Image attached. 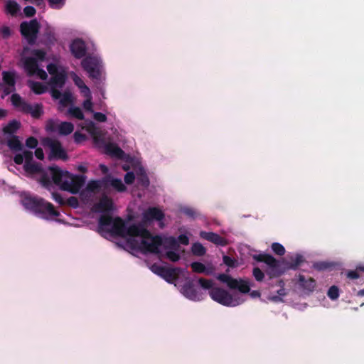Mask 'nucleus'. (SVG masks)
<instances>
[{
	"label": "nucleus",
	"instance_id": "nucleus-10",
	"mask_svg": "<svg viewBox=\"0 0 364 364\" xmlns=\"http://www.w3.org/2000/svg\"><path fill=\"white\" fill-rule=\"evenodd\" d=\"M151 270L156 274L160 276L167 282L172 284L176 282L181 273V269L178 267H166L154 264Z\"/></svg>",
	"mask_w": 364,
	"mask_h": 364
},
{
	"label": "nucleus",
	"instance_id": "nucleus-3",
	"mask_svg": "<svg viewBox=\"0 0 364 364\" xmlns=\"http://www.w3.org/2000/svg\"><path fill=\"white\" fill-rule=\"evenodd\" d=\"M253 259L258 262H264L271 269L269 274L271 277H279L284 273V270H296L304 262L302 255H296L295 257H291L289 261L284 262V269H280V262L276 259L273 256L267 253H261L253 255Z\"/></svg>",
	"mask_w": 364,
	"mask_h": 364
},
{
	"label": "nucleus",
	"instance_id": "nucleus-63",
	"mask_svg": "<svg viewBox=\"0 0 364 364\" xmlns=\"http://www.w3.org/2000/svg\"><path fill=\"white\" fill-rule=\"evenodd\" d=\"M53 198L54 199V200L55 202H57L58 203H59L60 205H64L65 203L63 197L60 196V194H59L58 193H53Z\"/></svg>",
	"mask_w": 364,
	"mask_h": 364
},
{
	"label": "nucleus",
	"instance_id": "nucleus-59",
	"mask_svg": "<svg viewBox=\"0 0 364 364\" xmlns=\"http://www.w3.org/2000/svg\"><path fill=\"white\" fill-rule=\"evenodd\" d=\"M360 274L359 272V270L358 269V268L355 269V270H351V271H349L348 273H347V277L348 278L350 279H358L360 277Z\"/></svg>",
	"mask_w": 364,
	"mask_h": 364
},
{
	"label": "nucleus",
	"instance_id": "nucleus-58",
	"mask_svg": "<svg viewBox=\"0 0 364 364\" xmlns=\"http://www.w3.org/2000/svg\"><path fill=\"white\" fill-rule=\"evenodd\" d=\"M94 119L99 122H105L107 121V116L102 112H95Z\"/></svg>",
	"mask_w": 364,
	"mask_h": 364
},
{
	"label": "nucleus",
	"instance_id": "nucleus-61",
	"mask_svg": "<svg viewBox=\"0 0 364 364\" xmlns=\"http://www.w3.org/2000/svg\"><path fill=\"white\" fill-rule=\"evenodd\" d=\"M50 94L53 99L58 100L61 97L62 93L58 89V87H51Z\"/></svg>",
	"mask_w": 364,
	"mask_h": 364
},
{
	"label": "nucleus",
	"instance_id": "nucleus-64",
	"mask_svg": "<svg viewBox=\"0 0 364 364\" xmlns=\"http://www.w3.org/2000/svg\"><path fill=\"white\" fill-rule=\"evenodd\" d=\"M14 161L18 165H21L23 162V156L22 154H17L14 157Z\"/></svg>",
	"mask_w": 364,
	"mask_h": 364
},
{
	"label": "nucleus",
	"instance_id": "nucleus-45",
	"mask_svg": "<svg viewBox=\"0 0 364 364\" xmlns=\"http://www.w3.org/2000/svg\"><path fill=\"white\" fill-rule=\"evenodd\" d=\"M314 269L318 270V271H323L327 269H328L331 265L329 263L326 262H318L314 264Z\"/></svg>",
	"mask_w": 364,
	"mask_h": 364
},
{
	"label": "nucleus",
	"instance_id": "nucleus-6",
	"mask_svg": "<svg viewBox=\"0 0 364 364\" xmlns=\"http://www.w3.org/2000/svg\"><path fill=\"white\" fill-rule=\"evenodd\" d=\"M11 102L12 105L18 111L29 114L34 119H39L43 114V105L41 103H36L33 105L25 101L20 95L14 93L11 96Z\"/></svg>",
	"mask_w": 364,
	"mask_h": 364
},
{
	"label": "nucleus",
	"instance_id": "nucleus-42",
	"mask_svg": "<svg viewBox=\"0 0 364 364\" xmlns=\"http://www.w3.org/2000/svg\"><path fill=\"white\" fill-rule=\"evenodd\" d=\"M252 274L257 282H262L264 277V274L259 267H255Z\"/></svg>",
	"mask_w": 364,
	"mask_h": 364
},
{
	"label": "nucleus",
	"instance_id": "nucleus-46",
	"mask_svg": "<svg viewBox=\"0 0 364 364\" xmlns=\"http://www.w3.org/2000/svg\"><path fill=\"white\" fill-rule=\"evenodd\" d=\"M0 35L4 39L9 38L11 35V28L6 26H2L0 29Z\"/></svg>",
	"mask_w": 364,
	"mask_h": 364
},
{
	"label": "nucleus",
	"instance_id": "nucleus-23",
	"mask_svg": "<svg viewBox=\"0 0 364 364\" xmlns=\"http://www.w3.org/2000/svg\"><path fill=\"white\" fill-rule=\"evenodd\" d=\"M21 122L16 119L10 121L5 127H3L2 132L4 134L14 135V134L20 129Z\"/></svg>",
	"mask_w": 364,
	"mask_h": 364
},
{
	"label": "nucleus",
	"instance_id": "nucleus-15",
	"mask_svg": "<svg viewBox=\"0 0 364 364\" xmlns=\"http://www.w3.org/2000/svg\"><path fill=\"white\" fill-rule=\"evenodd\" d=\"M95 209L100 213H109L113 210L114 203L109 197L103 194L99 202L95 205Z\"/></svg>",
	"mask_w": 364,
	"mask_h": 364
},
{
	"label": "nucleus",
	"instance_id": "nucleus-7",
	"mask_svg": "<svg viewBox=\"0 0 364 364\" xmlns=\"http://www.w3.org/2000/svg\"><path fill=\"white\" fill-rule=\"evenodd\" d=\"M210 296L215 301L226 306H236L242 303L239 298L230 294L220 287H214L209 291Z\"/></svg>",
	"mask_w": 364,
	"mask_h": 364
},
{
	"label": "nucleus",
	"instance_id": "nucleus-49",
	"mask_svg": "<svg viewBox=\"0 0 364 364\" xmlns=\"http://www.w3.org/2000/svg\"><path fill=\"white\" fill-rule=\"evenodd\" d=\"M166 256L171 262H177L180 259V255L174 251H167Z\"/></svg>",
	"mask_w": 364,
	"mask_h": 364
},
{
	"label": "nucleus",
	"instance_id": "nucleus-41",
	"mask_svg": "<svg viewBox=\"0 0 364 364\" xmlns=\"http://www.w3.org/2000/svg\"><path fill=\"white\" fill-rule=\"evenodd\" d=\"M165 243L168 247L172 249H177L178 247V241L174 237L166 238Z\"/></svg>",
	"mask_w": 364,
	"mask_h": 364
},
{
	"label": "nucleus",
	"instance_id": "nucleus-17",
	"mask_svg": "<svg viewBox=\"0 0 364 364\" xmlns=\"http://www.w3.org/2000/svg\"><path fill=\"white\" fill-rule=\"evenodd\" d=\"M200 236L208 241H210L217 245L225 246L227 245L226 240L217 233L213 232L201 231Z\"/></svg>",
	"mask_w": 364,
	"mask_h": 364
},
{
	"label": "nucleus",
	"instance_id": "nucleus-38",
	"mask_svg": "<svg viewBox=\"0 0 364 364\" xmlns=\"http://www.w3.org/2000/svg\"><path fill=\"white\" fill-rule=\"evenodd\" d=\"M272 250L279 256H283L285 254L284 247L278 242H274L272 244Z\"/></svg>",
	"mask_w": 364,
	"mask_h": 364
},
{
	"label": "nucleus",
	"instance_id": "nucleus-35",
	"mask_svg": "<svg viewBox=\"0 0 364 364\" xmlns=\"http://www.w3.org/2000/svg\"><path fill=\"white\" fill-rule=\"evenodd\" d=\"M60 104L63 107H67L69 104L73 103V96L70 92H65L60 98Z\"/></svg>",
	"mask_w": 364,
	"mask_h": 364
},
{
	"label": "nucleus",
	"instance_id": "nucleus-18",
	"mask_svg": "<svg viewBox=\"0 0 364 364\" xmlns=\"http://www.w3.org/2000/svg\"><path fill=\"white\" fill-rule=\"evenodd\" d=\"M165 215L164 212L156 207L148 208L143 214V218L145 220H157L161 221L164 218Z\"/></svg>",
	"mask_w": 364,
	"mask_h": 364
},
{
	"label": "nucleus",
	"instance_id": "nucleus-32",
	"mask_svg": "<svg viewBox=\"0 0 364 364\" xmlns=\"http://www.w3.org/2000/svg\"><path fill=\"white\" fill-rule=\"evenodd\" d=\"M30 87L36 95H41L47 91V87L40 82H32L30 85Z\"/></svg>",
	"mask_w": 364,
	"mask_h": 364
},
{
	"label": "nucleus",
	"instance_id": "nucleus-28",
	"mask_svg": "<svg viewBox=\"0 0 364 364\" xmlns=\"http://www.w3.org/2000/svg\"><path fill=\"white\" fill-rule=\"evenodd\" d=\"M74 130V125L69 122H60L58 127V134L60 136H68Z\"/></svg>",
	"mask_w": 364,
	"mask_h": 364
},
{
	"label": "nucleus",
	"instance_id": "nucleus-2",
	"mask_svg": "<svg viewBox=\"0 0 364 364\" xmlns=\"http://www.w3.org/2000/svg\"><path fill=\"white\" fill-rule=\"evenodd\" d=\"M53 183L63 191L73 194L77 193L85 183V177L82 175H73L67 171H63L58 166L49 168Z\"/></svg>",
	"mask_w": 364,
	"mask_h": 364
},
{
	"label": "nucleus",
	"instance_id": "nucleus-47",
	"mask_svg": "<svg viewBox=\"0 0 364 364\" xmlns=\"http://www.w3.org/2000/svg\"><path fill=\"white\" fill-rule=\"evenodd\" d=\"M86 100L83 102V107L85 110L89 112H92V95L90 92V96L85 97Z\"/></svg>",
	"mask_w": 364,
	"mask_h": 364
},
{
	"label": "nucleus",
	"instance_id": "nucleus-56",
	"mask_svg": "<svg viewBox=\"0 0 364 364\" xmlns=\"http://www.w3.org/2000/svg\"><path fill=\"white\" fill-rule=\"evenodd\" d=\"M135 179V175L133 172H128L124 176V182L127 184H132L134 183Z\"/></svg>",
	"mask_w": 364,
	"mask_h": 364
},
{
	"label": "nucleus",
	"instance_id": "nucleus-54",
	"mask_svg": "<svg viewBox=\"0 0 364 364\" xmlns=\"http://www.w3.org/2000/svg\"><path fill=\"white\" fill-rule=\"evenodd\" d=\"M139 183L144 187H148L149 185V179L145 173H143L139 177Z\"/></svg>",
	"mask_w": 364,
	"mask_h": 364
},
{
	"label": "nucleus",
	"instance_id": "nucleus-48",
	"mask_svg": "<svg viewBox=\"0 0 364 364\" xmlns=\"http://www.w3.org/2000/svg\"><path fill=\"white\" fill-rule=\"evenodd\" d=\"M39 181L42 184V186L46 188H48L51 185L50 179L49 176L46 173H43L42 174V176L40 178Z\"/></svg>",
	"mask_w": 364,
	"mask_h": 364
},
{
	"label": "nucleus",
	"instance_id": "nucleus-8",
	"mask_svg": "<svg viewBox=\"0 0 364 364\" xmlns=\"http://www.w3.org/2000/svg\"><path fill=\"white\" fill-rule=\"evenodd\" d=\"M42 144L49 148L50 159H61L63 161L68 159V155L59 140L50 137H46L43 139Z\"/></svg>",
	"mask_w": 364,
	"mask_h": 364
},
{
	"label": "nucleus",
	"instance_id": "nucleus-44",
	"mask_svg": "<svg viewBox=\"0 0 364 364\" xmlns=\"http://www.w3.org/2000/svg\"><path fill=\"white\" fill-rule=\"evenodd\" d=\"M38 141L34 136H29L26 140V146L31 149H34L38 146Z\"/></svg>",
	"mask_w": 364,
	"mask_h": 364
},
{
	"label": "nucleus",
	"instance_id": "nucleus-13",
	"mask_svg": "<svg viewBox=\"0 0 364 364\" xmlns=\"http://www.w3.org/2000/svg\"><path fill=\"white\" fill-rule=\"evenodd\" d=\"M70 48L71 53L77 59L83 58L86 54V46L82 39L76 38L73 40Z\"/></svg>",
	"mask_w": 364,
	"mask_h": 364
},
{
	"label": "nucleus",
	"instance_id": "nucleus-60",
	"mask_svg": "<svg viewBox=\"0 0 364 364\" xmlns=\"http://www.w3.org/2000/svg\"><path fill=\"white\" fill-rule=\"evenodd\" d=\"M181 212L190 218H193L196 216L195 210L191 208H188V207L183 208L181 209Z\"/></svg>",
	"mask_w": 364,
	"mask_h": 364
},
{
	"label": "nucleus",
	"instance_id": "nucleus-9",
	"mask_svg": "<svg viewBox=\"0 0 364 364\" xmlns=\"http://www.w3.org/2000/svg\"><path fill=\"white\" fill-rule=\"evenodd\" d=\"M40 30V23L36 19L23 21L20 24V32L29 45L35 44Z\"/></svg>",
	"mask_w": 364,
	"mask_h": 364
},
{
	"label": "nucleus",
	"instance_id": "nucleus-50",
	"mask_svg": "<svg viewBox=\"0 0 364 364\" xmlns=\"http://www.w3.org/2000/svg\"><path fill=\"white\" fill-rule=\"evenodd\" d=\"M47 70L50 75L52 76H55V75L58 74L60 72L58 71V68L55 63H49L47 65Z\"/></svg>",
	"mask_w": 364,
	"mask_h": 364
},
{
	"label": "nucleus",
	"instance_id": "nucleus-1",
	"mask_svg": "<svg viewBox=\"0 0 364 364\" xmlns=\"http://www.w3.org/2000/svg\"><path fill=\"white\" fill-rule=\"evenodd\" d=\"M99 228L114 236L129 237L127 241L130 247L144 252L159 254L163 243L161 237L153 236L144 224H132L127 227L120 217L113 218L110 215H102L99 218Z\"/></svg>",
	"mask_w": 364,
	"mask_h": 364
},
{
	"label": "nucleus",
	"instance_id": "nucleus-57",
	"mask_svg": "<svg viewBox=\"0 0 364 364\" xmlns=\"http://www.w3.org/2000/svg\"><path fill=\"white\" fill-rule=\"evenodd\" d=\"M73 138L75 142L80 143L85 139L86 136L80 132H75L73 134Z\"/></svg>",
	"mask_w": 364,
	"mask_h": 364
},
{
	"label": "nucleus",
	"instance_id": "nucleus-36",
	"mask_svg": "<svg viewBox=\"0 0 364 364\" xmlns=\"http://www.w3.org/2000/svg\"><path fill=\"white\" fill-rule=\"evenodd\" d=\"M32 58L36 59V61H44L46 57V53L42 49H33L31 50Z\"/></svg>",
	"mask_w": 364,
	"mask_h": 364
},
{
	"label": "nucleus",
	"instance_id": "nucleus-19",
	"mask_svg": "<svg viewBox=\"0 0 364 364\" xmlns=\"http://www.w3.org/2000/svg\"><path fill=\"white\" fill-rule=\"evenodd\" d=\"M105 180H107L105 183V191H107L110 186L118 192H124L127 189V187L119 178H113L109 176H107L105 177Z\"/></svg>",
	"mask_w": 364,
	"mask_h": 364
},
{
	"label": "nucleus",
	"instance_id": "nucleus-52",
	"mask_svg": "<svg viewBox=\"0 0 364 364\" xmlns=\"http://www.w3.org/2000/svg\"><path fill=\"white\" fill-rule=\"evenodd\" d=\"M23 160H25L24 164L27 163L33 162V154L31 151L25 150L23 153Z\"/></svg>",
	"mask_w": 364,
	"mask_h": 364
},
{
	"label": "nucleus",
	"instance_id": "nucleus-26",
	"mask_svg": "<svg viewBox=\"0 0 364 364\" xmlns=\"http://www.w3.org/2000/svg\"><path fill=\"white\" fill-rule=\"evenodd\" d=\"M9 148L13 151H19L23 149V144L16 135H12L6 142Z\"/></svg>",
	"mask_w": 364,
	"mask_h": 364
},
{
	"label": "nucleus",
	"instance_id": "nucleus-33",
	"mask_svg": "<svg viewBox=\"0 0 364 364\" xmlns=\"http://www.w3.org/2000/svg\"><path fill=\"white\" fill-rule=\"evenodd\" d=\"M68 114L71 117L82 120L84 119V114L82 109L78 107H71L68 110Z\"/></svg>",
	"mask_w": 364,
	"mask_h": 364
},
{
	"label": "nucleus",
	"instance_id": "nucleus-11",
	"mask_svg": "<svg viewBox=\"0 0 364 364\" xmlns=\"http://www.w3.org/2000/svg\"><path fill=\"white\" fill-rule=\"evenodd\" d=\"M82 68L89 74V77L92 79L99 80L101 77L100 70V61L95 57H86L82 62Z\"/></svg>",
	"mask_w": 364,
	"mask_h": 364
},
{
	"label": "nucleus",
	"instance_id": "nucleus-12",
	"mask_svg": "<svg viewBox=\"0 0 364 364\" xmlns=\"http://www.w3.org/2000/svg\"><path fill=\"white\" fill-rule=\"evenodd\" d=\"M24 69L30 76L37 75L40 79L45 80L48 77L46 72L39 68L38 63L34 58L26 57L23 60Z\"/></svg>",
	"mask_w": 364,
	"mask_h": 364
},
{
	"label": "nucleus",
	"instance_id": "nucleus-24",
	"mask_svg": "<svg viewBox=\"0 0 364 364\" xmlns=\"http://www.w3.org/2000/svg\"><path fill=\"white\" fill-rule=\"evenodd\" d=\"M106 153L112 156L121 159L124 155V151L117 144L109 143L105 146Z\"/></svg>",
	"mask_w": 364,
	"mask_h": 364
},
{
	"label": "nucleus",
	"instance_id": "nucleus-25",
	"mask_svg": "<svg viewBox=\"0 0 364 364\" xmlns=\"http://www.w3.org/2000/svg\"><path fill=\"white\" fill-rule=\"evenodd\" d=\"M105 177L100 180H93L88 182L87 185V190L90 192H96L100 189L105 191Z\"/></svg>",
	"mask_w": 364,
	"mask_h": 364
},
{
	"label": "nucleus",
	"instance_id": "nucleus-51",
	"mask_svg": "<svg viewBox=\"0 0 364 364\" xmlns=\"http://www.w3.org/2000/svg\"><path fill=\"white\" fill-rule=\"evenodd\" d=\"M45 36L46 38V40L47 41L50 43V44H54L55 42L56 41V38L55 37V34L54 33L50 31V30H48L46 31L45 33Z\"/></svg>",
	"mask_w": 364,
	"mask_h": 364
},
{
	"label": "nucleus",
	"instance_id": "nucleus-16",
	"mask_svg": "<svg viewBox=\"0 0 364 364\" xmlns=\"http://www.w3.org/2000/svg\"><path fill=\"white\" fill-rule=\"evenodd\" d=\"M298 284L299 286L307 294L311 293L315 290L316 287V282L312 277L306 278L302 274L298 276Z\"/></svg>",
	"mask_w": 364,
	"mask_h": 364
},
{
	"label": "nucleus",
	"instance_id": "nucleus-53",
	"mask_svg": "<svg viewBox=\"0 0 364 364\" xmlns=\"http://www.w3.org/2000/svg\"><path fill=\"white\" fill-rule=\"evenodd\" d=\"M23 12L26 16L32 17L36 14V9L33 6H27L23 9Z\"/></svg>",
	"mask_w": 364,
	"mask_h": 364
},
{
	"label": "nucleus",
	"instance_id": "nucleus-27",
	"mask_svg": "<svg viewBox=\"0 0 364 364\" xmlns=\"http://www.w3.org/2000/svg\"><path fill=\"white\" fill-rule=\"evenodd\" d=\"M60 120L58 119H49L46 122L45 129L48 134L58 133L60 127Z\"/></svg>",
	"mask_w": 364,
	"mask_h": 364
},
{
	"label": "nucleus",
	"instance_id": "nucleus-29",
	"mask_svg": "<svg viewBox=\"0 0 364 364\" xmlns=\"http://www.w3.org/2000/svg\"><path fill=\"white\" fill-rule=\"evenodd\" d=\"M23 168L26 173L30 174L41 173L43 172L41 165L33 161L24 164Z\"/></svg>",
	"mask_w": 364,
	"mask_h": 364
},
{
	"label": "nucleus",
	"instance_id": "nucleus-5",
	"mask_svg": "<svg viewBox=\"0 0 364 364\" xmlns=\"http://www.w3.org/2000/svg\"><path fill=\"white\" fill-rule=\"evenodd\" d=\"M217 279L221 282L225 283L230 289L238 290L242 294L250 293L252 298L256 299L261 296L260 292L257 290L250 291L251 284L248 280L235 279L226 274H218Z\"/></svg>",
	"mask_w": 364,
	"mask_h": 364
},
{
	"label": "nucleus",
	"instance_id": "nucleus-43",
	"mask_svg": "<svg viewBox=\"0 0 364 364\" xmlns=\"http://www.w3.org/2000/svg\"><path fill=\"white\" fill-rule=\"evenodd\" d=\"M223 260L224 264L229 267L233 268L236 266L237 261L235 259L230 257V256L224 255L223 257Z\"/></svg>",
	"mask_w": 364,
	"mask_h": 364
},
{
	"label": "nucleus",
	"instance_id": "nucleus-37",
	"mask_svg": "<svg viewBox=\"0 0 364 364\" xmlns=\"http://www.w3.org/2000/svg\"><path fill=\"white\" fill-rule=\"evenodd\" d=\"M327 296L331 299V300H336L339 297V289L337 286L333 285L331 286L328 291H327Z\"/></svg>",
	"mask_w": 364,
	"mask_h": 364
},
{
	"label": "nucleus",
	"instance_id": "nucleus-22",
	"mask_svg": "<svg viewBox=\"0 0 364 364\" xmlns=\"http://www.w3.org/2000/svg\"><path fill=\"white\" fill-rule=\"evenodd\" d=\"M3 84H0L1 86L8 85L9 87L16 86V73L14 71H3L2 73Z\"/></svg>",
	"mask_w": 364,
	"mask_h": 364
},
{
	"label": "nucleus",
	"instance_id": "nucleus-14",
	"mask_svg": "<svg viewBox=\"0 0 364 364\" xmlns=\"http://www.w3.org/2000/svg\"><path fill=\"white\" fill-rule=\"evenodd\" d=\"M182 293L186 297L193 301H200L203 299L202 293L196 289L191 282L186 283L183 286Z\"/></svg>",
	"mask_w": 364,
	"mask_h": 364
},
{
	"label": "nucleus",
	"instance_id": "nucleus-30",
	"mask_svg": "<svg viewBox=\"0 0 364 364\" xmlns=\"http://www.w3.org/2000/svg\"><path fill=\"white\" fill-rule=\"evenodd\" d=\"M191 267L194 272L204 273L206 275L212 274V270L205 267V266L199 262H193L191 264Z\"/></svg>",
	"mask_w": 364,
	"mask_h": 364
},
{
	"label": "nucleus",
	"instance_id": "nucleus-55",
	"mask_svg": "<svg viewBox=\"0 0 364 364\" xmlns=\"http://www.w3.org/2000/svg\"><path fill=\"white\" fill-rule=\"evenodd\" d=\"M66 203L72 208H77L79 205L78 200L75 196H70L68 198Z\"/></svg>",
	"mask_w": 364,
	"mask_h": 364
},
{
	"label": "nucleus",
	"instance_id": "nucleus-62",
	"mask_svg": "<svg viewBox=\"0 0 364 364\" xmlns=\"http://www.w3.org/2000/svg\"><path fill=\"white\" fill-rule=\"evenodd\" d=\"M177 241H178V243L179 242L184 245H187L189 243L188 237L186 235H183V234H181L178 236Z\"/></svg>",
	"mask_w": 364,
	"mask_h": 364
},
{
	"label": "nucleus",
	"instance_id": "nucleus-31",
	"mask_svg": "<svg viewBox=\"0 0 364 364\" xmlns=\"http://www.w3.org/2000/svg\"><path fill=\"white\" fill-rule=\"evenodd\" d=\"M6 11L11 16H16L20 11V6L14 0H8L6 3Z\"/></svg>",
	"mask_w": 364,
	"mask_h": 364
},
{
	"label": "nucleus",
	"instance_id": "nucleus-40",
	"mask_svg": "<svg viewBox=\"0 0 364 364\" xmlns=\"http://www.w3.org/2000/svg\"><path fill=\"white\" fill-rule=\"evenodd\" d=\"M198 283L201 286L202 288L205 289H211L213 287V281L210 279H206L204 278H200L198 279Z\"/></svg>",
	"mask_w": 364,
	"mask_h": 364
},
{
	"label": "nucleus",
	"instance_id": "nucleus-21",
	"mask_svg": "<svg viewBox=\"0 0 364 364\" xmlns=\"http://www.w3.org/2000/svg\"><path fill=\"white\" fill-rule=\"evenodd\" d=\"M71 76L75 85L78 87L83 96L89 97L90 90L84 81L75 73H73Z\"/></svg>",
	"mask_w": 364,
	"mask_h": 364
},
{
	"label": "nucleus",
	"instance_id": "nucleus-20",
	"mask_svg": "<svg viewBox=\"0 0 364 364\" xmlns=\"http://www.w3.org/2000/svg\"><path fill=\"white\" fill-rule=\"evenodd\" d=\"M67 75L65 70L60 71L58 74L52 76L49 81L50 87L63 88L65 84Z\"/></svg>",
	"mask_w": 364,
	"mask_h": 364
},
{
	"label": "nucleus",
	"instance_id": "nucleus-34",
	"mask_svg": "<svg viewBox=\"0 0 364 364\" xmlns=\"http://www.w3.org/2000/svg\"><path fill=\"white\" fill-rule=\"evenodd\" d=\"M191 251L196 256H203L206 252V249L200 243L196 242L193 244Z\"/></svg>",
	"mask_w": 364,
	"mask_h": 364
},
{
	"label": "nucleus",
	"instance_id": "nucleus-4",
	"mask_svg": "<svg viewBox=\"0 0 364 364\" xmlns=\"http://www.w3.org/2000/svg\"><path fill=\"white\" fill-rule=\"evenodd\" d=\"M22 203L26 209L43 219L48 220L60 215L51 203L38 196H26Z\"/></svg>",
	"mask_w": 364,
	"mask_h": 364
},
{
	"label": "nucleus",
	"instance_id": "nucleus-39",
	"mask_svg": "<svg viewBox=\"0 0 364 364\" xmlns=\"http://www.w3.org/2000/svg\"><path fill=\"white\" fill-rule=\"evenodd\" d=\"M50 8L53 9H60L65 4V0H48Z\"/></svg>",
	"mask_w": 364,
	"mask_h": 364
}]
</instances>
